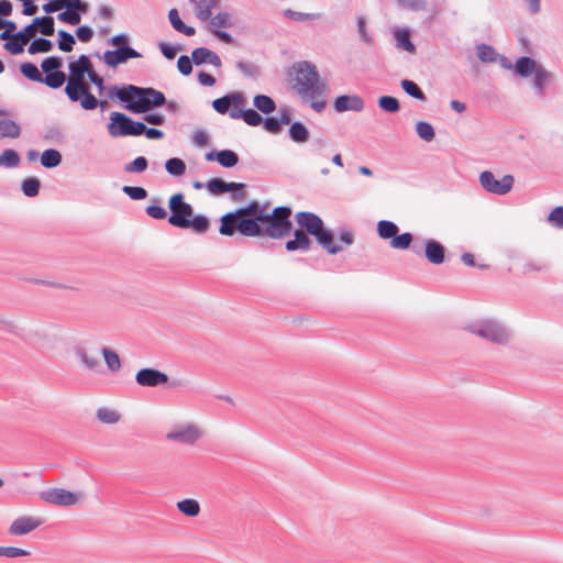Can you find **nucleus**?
<instances>
[{"mask_svg":"<svg viewBox=\"0 0 563 563\" xmlns=\"http://www.w3.org/2000/svg\"><path fill=\"white\" fill-rule=\"evenodd\" d=\"M111 95L122 102H128L125 108L133 113L146 112L153 107H162L166 103L164 93L151 87L142 88L134 85L113 87Z\"/></svg>","mask_w":563,"mask_h":563,"instance_id":"4","label":"nucleus"},{"mask_svg":"<svg viewBox=\"0 0 563 563\" xmlns=\"http://www.w3.org/2000/svg\"><path fill=\"white\" fill-rule=\"evenodd\" d=\"M158 47H159V51L163 54V56L167 59H174L177 55L178 48L172 44L161 42L158 44Z\"/></svg>","mask_w":563,"mask_h":563,"instance_id":"64","label":"nucleus"},{"mask_svg":"<svg viewBox=\"0 0 563 563\" xmlns=\"http://www.w3.org/2000/svg\"><path fill=\"white\" fill-rule=\"evenodd\" d=\"M75 8L68 5L66 8V11L64 12H60L58 15H57V19L62 22H65V23H68V24H71V25H77L80 23L81 21V15L78 14V12H75L74 10Z\"/></svg>","mask_w":563,"mask_h":563,"instance_id":"54","label":"nucleus"},{"mask_svg":"<svg viewBox=\"0 0 563 563\" xmlns=\"http://www.w3.org/2000/svg\"><path fill=\"white\" fill-rule=\"evenodd\" d=\"M216 161L225 168L234 167L239 163V155L231 150L219 151Z\"/></svg>","mask_w":563,"mask_h":563,"instance_id":"32","label":"nucleus"},{"mask_svg":"<svg viewBox=\"0 0 563 563\" xmlns=\"http://www.w3.org/2000/svg\"><path fill=\"white\" fill-rule=\"evenodd\" d=\"M398 232H399V228L393 221L380 220L377 223V234L383 240L391 241Z\"/></svg>","mask_w":563,"mask_h":563,"instance_id":"27","label":"nucleus"},{"mask_svg":"<svg viewBox=\"0 0 563 563\" xmlns=\"http://www.w3.org/2000/svg\"><path fill=\"white\" fill-rule=\"evenodd\" d=\"M284 16L298 22H305V21H314L321 19V13H305L299 11H294L291 9H286L283 12Z\"/></svg>","mask_w":563,"mask_h":563,"instance_id":"40","label":"nucleus"},{"mask_svg":"<svg viewBox=\"0 0 563 563\" xmlns=\"http://www.w3.org/2000/svg\"><path fill=\"white\" fill-rule=\"evenodd\" d=\"M20 70L22 75L27 79L36 82L42 81V73L38 70L35 64L30 62L23 63L20 66Z\"/></svg>","mask_w":563,"mask_h":563,"instance_id":"46","label":"nucleus"},{"mask_svg":"<svg viewBox=\"0 0 563 563\" xmlns=\"http://www.w3.org/2000/svg\"><path fill=\"white\" fill-rule=\"evenodd\" d=\"M291 88L301 98L327 97L329 87L319 75L317 67L307 60L292 66Z\"/></svg>","mask_w":563,"mask_h":563,"instance_id":"3","label":"nucleus"},{"mask_svg":"<svg viewBox=\"0 0 563 563\" xmlns=\"http://www.w3.org/2000/svg\"><path fill=\"white\" fill-rule=\"evenodd\" d=\"M0 328L2 331L12 334L19 339H22L24 329L12 319L0 318Z\"/></svg>","mask_w":563,"mask_h":563,"instance_id":"38","label":"nucleus"},{"mask_svg":"<svg viewBox=\"0 0 563 563\" xmlns=\"http://www.w3.org/2000/svg\"><path fill=\"white\" fill-rule=\"evenodd\" d=\"M291 209L286 206L268 210L266 205L251 201L247 206L223 214L219 233L233 236L236 232L247 238L282 240L292 231Z\"/></svg>","mask_w":563,"mask_h":563,"instance_id":"1","label":"nucleus"},{"mask_svg":"<svg viewBox=\"0 0 563 563\" xmlns=\"http://www.w3.org/2000/svg\"><path fill=\"white\" fill-rule=\"evenodd\" d=\"M42 523L43 521L37 517L21 516L12 521L8 529V532L9 534L15 537L25 536L37 529Z\"/></svg>","mask_w":563,"mask_h":563,"instance_id":"14","label":"nucleus"},{"mask_svg":"<svg viewBox=\"0 0 563 563\" xmlns=\"http://www.w3.org/2000/svg\"><path fill=\"white\" fill-rule=\"evenodd\" d=\"M295 218L299 229L294 231V239L285 243V249L288 252L310 251L312 240L309 235L313 236L320 246L331 255H335L344 250L342 245L334 243L333 232L324 227L323 220L318 214L300 211Z\"/></svg>","mask_w":563,"mask_h":563,"instance_id":"2","label":"nucleus"},{"mask_svg":"<svg viewBox=\"0 0 563 563\" xmlns=\"http://www.w3.org/2000/svg\"><path fill=\"white\" fill-rule=\"evenodd\" d=\"M477 57L483 63H494L497 59V53L493 46L487 44H479L476 46Z\"/></svg>","mask_w":563,"mask_h":563,"instance_id":"44","label":"nucleus"},{"mask_svg":"<svg viewBox=\"0 0 563 563\" xmlns=\"http://www.w3.org/2000/svg\"><path fill=\"white\" fill-rule=\"evenodd\" d=\"M62 66L63 58L58 56L46 57L41 64V68L45 74L60 71Z\"/></svg>","mask_w":563,"mask_h":563,"instance_id":"52","label":"nucleus"},{"mask_svg":"<svg viewBox=\"0 0 563 563\" xmlns=\"http://www.w3.org/2000/svg\"><path fill=\"white\" fill-rule=\"evenodd\" d=\"M41 499L52 505L69 507L78 504L82 499V495L54 487L42 492Z\"/></svg>","mask_w":563,"mask_h":563,"instance_id":"10","label":"nucleus"},{"mask_svg":"<svg viewBox=\"0 0 563 563\" xmlns=\"http://www.w3.org/2000/svg\"><path fill=\"white\" fill-rule=\"evenodd\" d=\"M122 191L132 200H143L147 197V191L139 186H123Z\"/></svg>","mask_w":563,"mask_h":563,"instance_id":"55","label":"nucleus"},{"mask_svg":"<svg viewBox=\"0 0 563 563\" xmlns=\"http://www.w3.org/2000/svg\"><path fill=\"white\" fill-rule=\"evenodd\" d=\"M554 79L552 71L548 70L544 66L539 67L533 77V89L539 98H544L547 95V86Z\"/></svg>","mask_w":563,"mask_h":563,"instance_id":"20","label":"nucleus"},{"mask_svg":"<svg viewBox=\"0 0 563 563\" xmlns=\"http://www.w3.org/2000/svg\"><path fill=\"white\" fill-rule=\"evenodd\" d=\"M234 26L232 14L228 11H220L216 15H212L209 21V30L216 31L220 29H231Z\"/></svg>","mask_w":563,"mask_h":563,"instance_id":"25","label":"nucleus"},{"mask_svg":"<svg viewBox=\"0 0 563 563\" xmlns=\"http://www.w3.org/2000/svg\"><path fill=\"white\" fill-rule=\"evenodd\" d=\"M73 102H80V106L85 110H95L99 106V100L90 92L89 85L81 86V90L77 91L76 95L67 96Z\"/></svg>","mask_w":563,"mask_h":563,"instance_id":"22","label":"nucleus"},{"mask_svg":"<svg viewBox=\"0 0 563 563\" xmlns=\"http://www.w3.org/2000/svg\"><path fill=\"white\" fill-rule=\"evenodd\" d=\"M378 106L380 109L389 113H396L400 109L398 99L393 96H382L378 99Z\"/></svg>","mask_w":563,"mask_h":563,"instance_id":"50","label":"nucleus"},{"mask_svg":"<svg viewBox=\"0 0 563 563\" xmlns=\"http://www.w3.org/2000/svg\"><path fill=\"white\" fill-rule=\"evenodd\" d=\"M133 120L124 113L112 112L108 132L112 137L131 136Z\"/></svg>","mask_w":563,"mask_h":563,"instance_id":"12","label":"nucleus"},{"mask_svg":"<svg viewBox=\"0 0 563 563\" xmlns=\"http://www.w3.org/2000/svg\"><path fill=\"white\" fill-rule=\"evenodd\" d=\"M221 0H195V14L201 22L210 21L212 12L221 7Z\"/></svg>","mask_w":563,"mask_h":563,"instance_id":"19","label":"nucleus"},{"mask_svg":"<svg viewBox=\"0 0 563 563\" xmlns=\"http://www.w3.org/2000/svg\"><path fill=\"white\" fill-rule=\"evenodd\" d=\"M539 67H543V65L538 64L533 58L528 56H522L516 60L515 69L516 73L523 78H527L534 75Z\"/></svg>","mask_w":563,"mask_h":563,"instance_id":"23","label":"nucleus"},{"mask_svg":"<svg viewBox=\"0 0 563 563\" xmlns=\"http://www.w3.org/2000/svg\"><path fill=\"white\" fill-rule=\"evenodd\" d=\"M66 81V75L63 71L48 73L45 76L42 75V84L47 87L57 89L60 88Z\"/></svg>","mask_w":563,"mask_h":563,"instance_id":"37","label":"nucleus"},{"mask_svg":"<svg viewBox=\"0 0 563 563\" xmlns=\"http://www.w3.org/2000/svg\"><path fill=\"white\" fill-rule=\"evenodd\" d=\"M401 88L404 91L409 95L410 97L420 100L426 101L427 97L424 92L421 90V88L412 80L409 79H402L400 82Z\"/></svg>","mask_w":563,"mask_h":563,"instance_id":"35","label":"nucleus"},{"mask_svg":"<svg viewBox=\"0 0 563 563\" xmlns=\"http://www.w3.org/2000/svg\"><path fill=\"white\" fill-rule=\"evenodd\" d=\"M395 40L398 48H401L409 53H415L416 47L413 43L410 41V34L407 30H397L395 32Z\"/></svg>","mask_w":563,"mask_h":563,"instance_id":"33","label":"nucleus"},{"mask_svg":"<svg viewBox=\"0 0 563 563\" xmlns=\"http://www.w3.org/2000/svg\"><path fill=\"white\" fill-rule=\"evenodd\" d=\"M192 57L189 58L187 55L179 56L177 60V68L184 76H189L192 73Z\"/></svg>","mask_w":563,"mask_h":563,"instance_id":"58","label":"nucleus"},{"mask_svg":"<svg viewBox=\"0 0 563 563\" xmlns=\"http://www.w3.org/2000/svg\"><path fill=\"white\" fill-rule=\"evenodd\" d=\"M41 188V181L36 177H27L22 180L21 189L23 194L29 197L33 198L38 195Z\"/></svg>","mask_w":563,"mask_h":563,"instance_id":"41","label":"nucleus"},{"mask_svg":"<svg viewBox=\"0 0 563 563\" xmlns=\"http://www.w3.org/2000/svg\"><path fill=\"white\" fill-rule=\"evenodd\" d=\"M549 269V263L543 258H529L522 265L523 274L533 272H545Z\"/></svg>","mask_w":563,"mask_h":563,"instance_id":"39","label":"nucleus"},{"mask_svg":"<svg viewBox=\"0 0 563 563\" xmlns=\"http://www.w3.org/2000/svg\"><path fill=\"white\" fill-rule=\"evenodd\" d=\"M166 172L175 177H180L186 173V164L183 159L173 157L165 163Z\"/></svg>","mask_w":563,"mask_h":563,"instance_id":"36","label":"nucleus"},{"mask_svg":"<svg viewBox=\"0 0 563 563\" xmlns=\"http://www.w3.org/2000/svg\"><path fill=\"white\" fill-rule=\"evenodd\" d=\"M550 224L556 229H563V207H555L548 216Z\"/></svg>","mask_w":563,"mask_h":563,"instance_id":"56","label":"nucleus"},{"mask_svg":"<svg viewBox=\"0 0 563 563\" xmlns=\"http://www.w3.org/2000/svg\"><path fill=\"white\" fill-rule=\"evenodd\" d=\"M289 136L296 143H305L309 139V131L301 122H294L289 128Z\"/></svg>","mask_w":563,"mask_h":563,"instance_id":"30","label":"nucleus"},{"mask_svg":"<svg viewBox=\"0 0 563 563\" xmlns=\"http://www.w3.org/2000/svg\"><path fill=\"white\" fill-rule=\"evenodd\" d=\"M253 103H254V107L258 111H261L265 114H269L276 110L275 101L269 96H266V95L255 96Z\"/></svg>","mask_w":563,"mask_h":563,"instance_id":"29","label":"nucleus"},{"mask_svg":"<svg viewBox=\"0 0 563 563\" xmlns=\"http://www.w3.org/2000/svg\"><path fill=\"white\" fill-rule=\"evenodd\" d=\"M413 236L409 232H405L402 234H396L394 239L390 241V247L395 250H407L412 243Z\"/></svg>","mask_w":563,"mask_h":563,"instance_id":"48","label":"nucleus"},{"mask_svg":"<svg viewBox=\"0 0 563 563\" xmlns=\"http://www.w3.org/2000/svg\"><path fill=\"white\" fill-rule=\"evenodd\" d=\"M205 435L203 429L195 422H183L173 426L166 439L185 445H195Z\"/></svg>","mask_w":563,"mask_h":563,"instance_id":"8","label":"nucleus"},{"mask_svg":"<svg viewBox=\"0 0 563 563\" xmlns=\"http://www.w3.org/2000/svg\"><path fill=\"white\" fill-rule=\"evenodd\" d=\"M62 163V154L54 148L45 150L41 155V164L45 168L57 167Z\"/></svg>","mask_w":563,"mask_h":563,"instance_id":"28","label":"nucleus"},{"mask_svg":"<svg viewBox=\"0 0 563 563\" xmlns=\"http://www.w3.org/2000/svg\"><path fill=\"white\" fill-rule=\"evenodd\" d=\"M21 340L41 352H44L49 346V335L40 328L30 329L27 332L24 331Z\"/></svg>","mask_w":563,"mask_h":563,"instance_id":"17","label":"nucleus"},{"mask_svg":"<svg viewBox=\"0 0 563 563\" xmlns=\"http://www.w3.org/2000/svg\"><path fill=\"white\" fill-rule=\"evenodd\" d=\"M515 178L512 175H505L500 180L495 178V175L485 170L479 175L481 186L489 194L504 196L508 194L514 187Z\"/></svg>","mask_w":563,"mask_h":563,"instance_id":"9","label":"nucleus"},{"mask_svg":"<svg viewBox=\"0 0 563 563\" xmlns=\"http://www.w3.org/2000/svg\"><path fill=\"white\" fill-rule=\"evenodd\" d=\"M227 96L229 97L230 107H232V109L243 110L245 98L241 91H235Z\"/></svg>","mask_w":563,"mask_h":563,"instance_id":"62","label":"nucleus"},{"mask_svg":"<svg viewBox=\"0 0 563 563\" xmlns=\"http://www.w3.org/2000/svg\"><path fill=\"white\" fill-rule=\"evenodd\" d=\"M141 54L130 46L118 47L113 51H107L103 54V62L110 67H117L130 58H139Z\"/></svg>","mask_w":563,"mask_h":563,"instance_id":"15","label":"nucleus"},{"mask_svg":"<svg viewBox=\"0 0 563 563\" xmlns=\"http://www.w3.org/2000/svg\"><path fill=\"white\" fill-rule=\"evenodd\" d=\"M464 330L492 344L501 346L507 345L512 339V332L505 323L490 318L473 320L465 324Z\"/></svg>","mask_w":563,"mask_h":563,"instance_id":"6","label":"nucleus"},{"mask_svg":"<svg viewBox=\"0 0 563 563\" xmlns=\"http://www.w3.org/2000/svg\"><path fill=\"white\" fill-rule=\"evenodd\" d=\"M69 77L65 87V93L67 96H77V91L81 90V86L87 85L85 81V75H89V71L93 68L90 58L87 55H80L77 60L70 62L68 65Z\"/></svg>","mask_w":563,"mask_h":563,"instance_id":"7","label":"nucleus"},{"mask_svg":"<svg viewBox=\"0 0 563 563\" xmlns=\"http://www.w3.org/2000/svg\"><path fill=\"white\" fill-rule=\"evenodd\" d=\"M76 355L80 358L87 369H97L100 366L98 357L89 355L84 349H78Z\"/></svg>","mask_w":563,"mask_h":563,"instance_id":"53","label":"nucleus"},{"mask_svg":"<svg viewBox=\"0 0 563 563\" xmlns=\"http://www.w3.org/2000/svg\"><path fill=\"white\" fill-rule=\"evenodd\" d=\"M35 33L36 30L32 29V25H26L23 27V30L19 31L18 33H14L13 37H16L24 44H27L31 41V38L35 36Z\"/></svg>","mask_w":563,"mask_h":563,"instance_id":"63","label":"nucleus"},{"mask_svg":"<svg viewBox=\"0 0 563 563\" xmlns=\"http://www.w3.org/2000/svg\"><path fill=\"white\" fill-rule=\"evenodd\" d=\"M327 97H316V98H301L302 102H309L310 108L317 113H321L327 107Z\"/></svg>","mask_w":563,"mask_h":563,"instance_id":"59","label":"nucleus"},{"mask_svg":"<svg viewBox=\"0 0 563 563\" xmlns=\"http://www.w3.org/2000/svg\"><path fill=\"white\" fill-rule=\"evenodd\" d=\"M97 418L106 424H114L120 421L121 415L119 411L108 408L101 407L97 410Z\"/></svg>","mask_w":563,"mask_h":563,"instance_id":"34","label":"nucleus"},{"mask_svg":"<svg viewBox=\"0 0 563 563\" xmlns=\"http://www.w3.org/2000/svg\"><path fill=\"white\" fill-rule=\"evenodd\" d=\"M245 187L242 183H227L221 178H211L206 183V188L213 196H220L229 191H233V199H243L244 192L238 194L236 191L243 190Z\"/></svg>","mask_w":563,"mask_h":563,"instance_id":"11","label":"nucleus"},{"mask_svg":"<svg viewBox=\"0 0 563 563\" xmlns=\"http://www.w3.org/2000/svg\"><path fill=\"white\" fill-rule=\"evenodd\" d=\"M170 216L168 223L179 229H190L197 234L206 233L210 228L209 219L203 214H195L190 203L185 201L181 192L174 194L168 201Z\"/></svg>","mask_w":563,"mask_h":563,"instance_id":"5","label":"nucleus"},{"mask_svg":"<svg viewBox=\"0 0 563 563\" xmlns=\"http://www.w3.org/2000/svg\"><path fill=\"white\" fill-rule=\"evenodd\" d=\"M416 132L426 142H431L435 136L433 126L426 121H420L416 124Z\"/></svg>","mask_w":563,"mask_h":563,"instance_id":"49","label":"nucleus"},{"mask_svg":"<svg viewBox=\"0 0 563 563\" xmlns=\"http://www.w3.org/2000/svg\"><path fill=\"white\" fill-rule=\"evenodd\" d=\"M25 45L26 44H24L22 41L12 36V38L4 44V48L12 55H19L23 53Z\"/></svg>","mask_w":563,"mask_h":563,"instance_id":"61","label":"nucleus"},{"mask_svg":"<svg viewBox=\"0 0 563 563\" xmlns=\"http://www.w3.org/2000/svg\"><path fill=\"white\" fill-rule=\"evenodd\" d=\"M135 382L142 387H157L168 382V376L152 367L141 368L135 375Z\"/></svg>","mask_w":563,"mask_h":563,"instance_id":"13","label":"nucleus"},{"mask_svg":"<svg viewBox=\"0 0 563 563\" xmlns=\"http://www.w3.org/2000/svg\"><path fill=\"white\" fill-rule=\"evenodd\" d=\"M53 48V43L44 37L35 38L29 46L27 52L32 55L37 53H48Z\"/></svg>","mask_w":563,"mask_h":563,"instance_id":"43","label":"nucleus"},{"mask_svg":"<svg viewBox=\"0 0 563 563\" xmlns=\"http://www.w3.org/2000/svg\"><path fill=\"white\" fill-rule=\"evenodd\" d=\"M191 55H192V62L196 66L208 63L210 65H213L217 68H220L222 65L221 58L219 57V55L216 52H213L207 47L195 48L191 52Z\"/></svg>","mask_w":563,"mask_h":563,"instance_id":"18","label":"nucleus"},{"mask_svg":"<svg viewBox=\"0 0 563 563\" xmlns=\"http://www.w3.org/2000/svg\"><path fill=\"white\" fill-rule=\"evenodd\" d=\"M102 355L104 357V362H106L108 368L111 372L120 371V368H121V361H120V357H119L118 353H115L114 351H112V350H110L108 347H103L102 349Z\"/></svg>","mask_w":563,"mask_h":563,"instance_id":"47","label":"nucleus"},{"mask_svg":"<svg viewBox=\"0 0 563 563\" xmlns=\"http://www.w3.org/2000/svg\"><path fill=\"white\" fill-rule=\"evenodd\" d=\"M58 48L66 53L71 52L76 43L75 37L64 30L58 31Z\"/></svg>","mask_w":563,"mask_h":563,"instance_id":"51","label":"nucleus"},{"mask_svg":"<svg viewBox=\"0 0 563 563\" xmlns=\"http://www.w3.org/2000/svg\"><path fill=\"white\" fill-rule=\"evenodd\" d=\"M333 108L336 112H362L365 108L363 98L358 95H342L334 99Z\"/></svg>","mask_w":563,"mask_h":563,"instance_id":"16","label":"nucleus"},{"mask_svg":"<svg viewBox=\"0 0 563 563\" xmlns=\"http://www.w3.org/2000/svg\"><path fill=\"white\" fill-rule=\"evenodd\" d=\"M426 250L424 255L433 265H440L445 258V247L438 241L429 239L424 242Z\"/></svg>","mask_w":563,"mask_h":563,"instance_id":"21","label":"nucleus"},{"mask_svg":"<svg viewBox=\"0 0 563 563\" xmlns=\"http://www.w3.org/2000/svg\"><path fill=\"white\" fill-rule=\"evenodd\" d=\"M212 107L220 114L229 113L231 111L229 97L225 95L221 98L213 100Z\"/></svg>","mask_w":563,"mask_h":563,"instance_id":"60","label":"nucleus"},{"mask_svg":"<svg viewBox=\"0 0 563 563\" xmlns=\"http://www.w3.org/2000/svg\"><path fill=\"white\" fill-rule=\"evenodd\" d=\"M177 509L188 517H197L200 512V505L195 499L186 498L177 503Z\"/></svg>","mask_w":563,"mask_h":563,"instance_id":"31","label":"nucleus"},{"mask_svg":"<svg viewBox=\"0 0 563 563\" xmlns=\"http://www.w3.org/2000/svg\"><path fill=\"white\" fill-rule=\"evenodd\" d=\"M229 115L231 119L238 120L242 119L246 124L251 126H257L263 122V118L258 114L257 111L253 109H246V110H238V109H231L229 112Z\"/></svg>","mask_w":563,"mask_h":563,"instance_id":"24","label":"nucleus"},{"mask_svg":"<svg viewBox=\"0 0 563 563\" xmlns=\"http://www.w3.org/2000/svg\"><path fill=\"white\" fill-rule=\"evenodd\" d=\"M148 161L144 156H139L132 162L125 164L124 172L126 174H141L147 169Z\"/></svg>","mask_w":563,"mask_h":563,"instance_id":"42","label":"nucleus"},{"mask_svg":"<svg viewBox=\"0 0 563 563\" xmlns=\"http://www.w3.org/2000/svg\"><path fill=\"white\" fill-rule=\"evenodd\" d=\"M20 155L14 150H5L0 155V166H4L7 168H13L19 166L20 164Z\"/></svg>","mask_w":563,"mask_h":563,"instance_id":"45","label":"nucleus"},{"mask_svg":"<svg viewBox=\"0 0 563 563\" xmlns=\"http://www.w3.org/2000/svg\"><path fill=\"white\" fill-rule=\"evenodd\" d=\"M30 555V552L15 547H0V556L5 558H19V556H27Z\"/></svg>","mask_w":563,"mask_h":563,"instance_id":"57","label":"nucleus"},{"mask_svg":"<svg viewBox=\"0 0 563 563\" xmlns=\"http://www.w3.org/2000/svg\"><path fill=\"white\" fill-rule=\"evenodd\" d=\"M21 135L20 125L10 119L0 120V140L4 137L18 139Z\"/></svg>","mask_w":563,"mask_h":563,"instance_id":"26","label":"nucleus"}]
</instances>
